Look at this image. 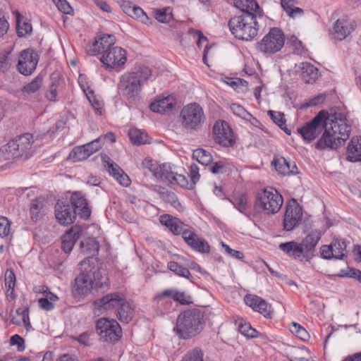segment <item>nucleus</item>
Wrapping results in <instances>:
<instances>
[{
    "instance_id": "1",
    "label": "nucleus",
    "mask_w": 361,
    "mask_h": 361,
    "mask_svg": "<svg viewBox=\"0 0 361 361\" xmlns=\"http://www.w3.org/2000/svg\"><path fill=\"white\" fill-rule=\"evenodd\" d=\"M323 130L324 133L317 141L316 148L336 149L349 137L351 126L343 114L336 111L329 114L322 111L310 123L297 130L304 140L310 142Z\"/></svg>"
},
{
    "instance_id": "2",
    "label": "nucleus",
    "mask_w": 361,
    "mask_h": 361,
    "mask_svg": "<svg viewBox=\"0 0 361 361\" xmlns=\"http://www.w3.org/2000/svg\"><path fill=\"white\" fill-rule=\"evenodd\" d=\"M79 274L74 280L73 292L76 295H87L92 289L108 286V278L96 259L85 258L78 264Z\"/></svg>"
},
{
    "instance_id": "3",
    "label": "nucleus",
    "mask_w": 361,
    "mask_h": 361,
    "mask_svg": "<svg viewBox=\"0 0 361 361\" xmlns=\"http://www.w3.org/2000/svg\"><path fill=\"white\" fill-rule=\"evenodd\" d=\"M152 75V70L145 66L135 68L121 75L118 91L129 102H135L140 97L145 83Z\"/></svg>"
},
{
    "instance_id": "4",
    "label": "nucleus",
    "mask_w": 361,
    "mask_h": 361,
    "mask_svg": "<svg viewBox=\"0 0 361 361\" xmlns=\"http://www.w3.org/2000/svg\"><path fill=\"white\" fill-rule=\"evenodd\" d=\"M228 26L235 38L243 41L251 40L257 36L258 32L257 15L247 12L240 13L230 19Z\"/></svg>"
},
{
    "instance_id": "5",
    "label": "nucleus",
    "mask_w": 361,
    "mask_h": 361,
    "mask_svg": "<svg viewBox=\"0 0 361 361\" xmlns=\"http://www.w3.org/2000/svg\"><path fill=\"white\" fill-rule=\"evenodd\" d=\"M204 325V317L200 310H189L180 314L175 328L177 334L187 339L200 334Z\"/></svg>"
},
{
    "instance_id": "6",
    "label": "nucleus",
    "mask_w": 361,
    "mask_h": 361,
    "mask_svg": "<svg viewBox=\"0 0 361 361\" xmlns=\"http://www.w3.org/2000/svg\"><path fill=\"white\" fill-rule=\"evenodd\" d=\"M283 203V197L278 191L273 188H268L257 193L255 209L258 212L271 215L279 212Z\"/></svg>"
},
{
    "instance_id": "7",
    "label": "nucleus",
    "mask_w": 361,
    "mask_h": 361,
    "mask_svg": "<svg viewBox=\"0 0 361 361\" xmlns=\"http://www.w3.org/2000/svg\"><path fill=\"white\" fill-rule=\"evenodd\" d=\"M180 118L182 126L190 131L200 130L206 120L202 108L197 103L184 106L180 111Z\"/></svg>"
},
{
    "instance_id": "8",
    "label": "nucleus",
    "mask_w": 361,
    "mask_h": 361,
    "mask_svg": "<svg viewBox=\"0 0 361 361\" xmlns=\"http://www.w3.org/2000/svg\"><path fill=\"white\" fill-rule=\"evenodd\" d=\"M285 43L283 32L278 27H272L256 45V49L263 54H272L279 51Z\"/></svg>"
},
{
    "instance_id": "9",
    "label": "nucleus",
    "mask_w": 361,
    "mask_h": 361,
    "mask_svg": "<svg viewBox=\"0 0 361 361\" xmlns=\"http://www.w3.org/2000/svg\"><path fill=\"white\" fill-rule=\"evenodd\" d=\"M96 327L98 334L104 341L114 343L121 337V328L116 320L99 319Z\"/></svg>"
},
{
    "instance_id": "10",
    "label": "nucleus",
    "mask_w": 361,
    "mask_h": 361,
    "mask_svg": "<svg viewBox=\"0 0 361 361\" xmlns=\"http://www.w3.org/2000/svg\"><path fill=\"white\" fill-rule=\"evenodd\" d=\"M104 53L100 57V61L107 68H116L123 66L127 61L126 51L123 48L114 46Z\"/></svg>"
},
{
    "instance_id": "11",
    "label": "nucleus",
    "mask_w": 361,
    "mask_h": 361,
    "mask_svg": "<svg viewBox=\"0 0 361 361\" xmlns=\"http://www.w3.org/2000/svg\"><path fill=\"white\" fill-rule=\"evenodd\" d=\"M38 61V54L32 49H24L19 55L18 70L25 75H30L36 69Z\"/></svg>"
},
{
    "instance_id": "12",
    "label": "nucleus",
    "mask_w": 361,
    "mask_h": 361,
    "mask_svg": "<svg viewBox=\"0 0 361 361\" xmlns=\"http://www.w3.org/2000/svg\"><path fill=\"white\" fill-rule=\"evenodd\" d=\"M213 137L216 143L224 147L232 146L235 142L231 128L223 121H217L214 124Z\"/></svg>"
},
{
    "instance_id": "13",
    "label": "nucleus",
    "mask_w": 361,
    "mask_h": 361,
    "mask_svg": "<svg viewBox=\"0 0 361 361\" xmlns=\"http://www.w3.org/2000/svg\"><path fill=\"white\" fill-rule=\"evenodd\" d=\"M116 42V37L113 35L103 34L96 38L92 44L87 47V52L92 56L99 54H104L108 50L114 47Z\"/></svg>"
},
{
    "instance_id": "14",
    "label": "nucleus",
    "mask_w": 361,
    "mask_h": 361,
    "mask_svg": "<svg viewBox=\"0 0 361 361\" xmlns=\"http://www.w3.org/2000/svg\"><path fill=\"white\" fill-rule=\"evenodd\" d=\"M100 148L99 138H97L85 145L74 147L71 152L69 157L73 161H83L93 153L97 152Z\"/></svg>"
},
{
    "instance_id": "15",
    "label": "nucleus",
    "mask_w": 361,
    "mask_h": 361,
    "mask_svg": "<svg viewBox=\"0 0 361 361\" xmlns=\"http://www.w3.org/2000/svg\"><path fill=\"white\" fill-rule=\"evenodd\" d=\"M302 216L301 208L293 200V204L289 203L286 207L283 219L284 229L288 231H292L301 221Z\"/></svg>"
},
{
    "instance_id": "16",
    "label": "nucleus",
    "mask_w": 361,
    "mask_h": 361,
    "mask_svg": "<svg viewBox=\"0 0 361 361\" xmlns=\"http://www.w3.org/2000/svg\"><path fill=\"white\" fill-rule=\"evenodd\" d=\"M348 16H343L338 19L333 27L332 36L336 40H343L345 39L356 27L355 22L353 21L348 23Z\"/></svg>"
},
{
    "instance_id": "17",
    "label": "nucleus",
    "mask_w": 361,
    "mask_h": 361,
    "mask_svg": "<svg viewBox=\"0 0 361 361\" xmlns=\"http://www.w3.org/2000/svg\"><path fill=\"white\" fill-rule=\"evenodd\" d=\"M77 214L72 209L71 205L63 201L59 200L55 205V216L62 225L72 224Z\"/></svg>"
},
{
    "instance_id": "18",
    "label": "nucleus",
    "mask_w": 361,
    "mask_h": 361,
    "mask_svg": "<svg viewBox=\"0 0 361 361\" xmlns=\"http://www.w3.org/2000/svg\"><path fill=\"white\" fill-rule=\"evenodd\" d=\"M121 302H122V296L118 293H113L95 300L94 305L98 311L103 312L117 309Z\"/></svg>"
},
{
    "instance_id": "19",
    "label": "nucleus",
    "mask_w": 361,
    "mask_h": 361,
    "mask_svg": "<svg viewBox=\"0 0 361 361\" xmlns=\"http://www.w3.org/2000/svg\"><path fill=\"white\" fill-rule=\"evenodd\" d=\"M72 209L81 218L87 219L91 214L86 199L80 192H74L71 196Z\"/></svg>"
},
{
    "instance_id": "20",
    "label": "nucleus",
    "mask_w": 361,
    "mask_h": 361,
    "mask_svg": "<svg viewBox=\"0 0 361 361\" xmlns=\"http://www.w3.org/2000/svg\"><path fill=\"white\" fill-rule=\"evenodd\" d=\"M244 301L254 311L261 313L266 317H271V306L262 298L255 295H247L244 298Z\"/></svg>"
},
{
    "instance_id": "21",
    "label": "nucleus",
    "mask_w": 361,
    "mask_h": 361,
    "mask_svg": "<svg viewBox=\"0 0 361 361\" xmlns=\"http://www.w3.org/2000/svg\"><path fill=\"white\" fill-rule=\"evenodd\" d=\"M183 240L185 243L194 250L201 253H208L210 250V247L207 242L200 238L193 231H187L183 233Z\"/></svg>"
},
{
    "instance_id": "22",
    "label": "nucleus",
    "mask_w": 361,
    "mask_h": 361,
    "mask_svg": "<svg viewBox=\"0 0 361 361\" xmlns=\"http://www.w3.org/2000/svg\"><path fill=\"white\" fill-rule=\"evenodd\" d=\"M161 224L166 226L173 234H182L187 231H191L192 228H188V226L183 223L178 218H175L169 214L162 215L160 217Z\"/></svg>"
},
{
    "instance_id": "23",
    "label": "nucleus",
    "mask_w": 361,
    "mask_h": 361,
    "mask_svg": "<svg viewBox=\"0 0 361 361\" xmlns=\"http://www.w3.org/2000/svg\"><path fill=\"white\" fill-rule=\"evenodd\" d=\"M16 145H17V151L18 156H25V158L30 157L32 153L33 137L30 133L23 134L19 137L14 138Z\"/></svg>"
},
{
    "instance_id": "24",
    "label": "nucleus",
    "mask_w": 361,
    "mask_h": 361,
    "mask_svg": "<svg viewBox=\"0 0 361 361\" xmlns=\"http://www.w3.org/2000/svg\"><path fill=\"white\" fill-rule=\"evenodd\" d=\"M279 249L287 254L289 257L296 259L307 261V256L301 246L300 243L295 241H290L281 243L279 246Z\"/></svg>"
},
{
    "instance_id": "25",
    "label": "nucleus",
    "mask_w": 361,
    "mask_h": 361,
    "mask_svg": "<svg viewBox=\"0 0 361 361\" xmlns=\"http://www.w3.org/2000/svg\"><path fill=\"white\" fill-rule=\"evenodd\" d=\"M322 236V232L319 230L312 231L300 243L302 249L307 256V261H309L312 256L315 247L319 241Z\"/></svg>"
},
{
    "instance_id": "26",
    "label": "nucleus",
    "mask_w": 361,
    "mask_h": 361,
    "mask_svg": "<svg viewBox=\"0 0 361 361\" xmlns=\"http://www.w3.org/2000/svg\"><path fill=\"white\" fill-rule=\"evenodd\" d=\"M82 233L80 226H73L62 237V249L66 253L70 252Z\"/></svg>"
},
{
    "instance_id": "27",
    "label": "nucleus",
    "mask_w": 361,
    "mask_h": 361,
    "mask_svg": "<svg viewBox=\"0 0 361 361\" xmlns=\"http://www.w3.org/2000/svg\"><path fill=\"white\" fill-rule=\"evenodd\" d=\"M164 297H170L181 305H189L192 303L191 296L186 295L184 292H178L173 289L165 290L157 294L154 300H159Z\"/></svg>"
},
{
    "instance_id": "28",
    "label": "nucleus",
    "mask_w": 361,
    "mask_h": 361,
    "mask_svg": "<svg viewBox=\"0 0 361 361\" xmlns=\"http://www.w3.org/2000/svg\"><path fill=\"white\" fill-rule=\"evenodd\" d=\"M347 159L350 161H361V137H353L348 143Z\"/></svg>"
},
{
    "instance_id": "29",
    "label": "nucleus",
    "mask_w": 361,
    "mask_h": 361,
    "mask_svg": "<svg viewBox=\"0 0 361 361\" xmlns=\"http://www.w3.org/2000/svg\"><path fill=\"white\" fill-rule=\"evenodd\" d=\"M272 164L274 166L278 173L283 176L294 174L297 171V166L295 163L290 164L283 157L274 158Z\"/></svg>"
},
{
    "instance_id": "30",
    "label": "nucleus",
    "mask_w": 361,
    "mask_h": 361,
    "mask_svg": "<svg viewBox=\"0 0 361 361\" xmlns=\"http://www.w3.org/2000/svg\"><path fill=\"white\" fill-rule=\"evenodd\" d=\"M175 105V100L173 97L168 96L160 99L150 104V109L156 113L164 114L171 110Z\"/></svg>"
},
{
    "instance_id": "31",
    "label": "nucleus",
    "mask_w": 361,
    "mask_h": 361,
    "mask_svg": "<svg viewBox=\"0 0 361 361\" xmlns=\"http://www.w3.org/2000/svg\"><path fill=\"white\" fill-rule=\"evenodd\" d=\"M133 310L130 304L122 296V302L117 307V317L119 320L125 324L129 323L133 319Z\"/></svg>"
},
{
    "instance_id": "32",
    "label": "nucleus",
    "mask_w": 361,
    "mask_h": 361,
    "mask_svg": "<svg viewBox=\"0 0 361 361\" xmlns=\"http://www.w3.org/2000/svg\"><path fill=\"white\" fill-rule=\"evenodd\" d=\"M108 171L121 185L127 187L130 185L128 176L116 163L108 161Z\"/></svg>"
},
{
    "instance_id": "33",
    "label": "nucleus",
    "mask_w": 361,
    "mask_h": 361,
    "mask_svg": "<svg viewBox=\"0 0 361 361\" xmlns=\"http://www.w3.org/2000/svg\"><path fill=\"white\" fill-rule=\"evenodd\" d=\"M235 6L240 10L241 13H255L260 11V8L255 0H235Z\"/></svg>"
},
{
    "instance_id": "34",
    "label": "nucleus",
    "mask_w": 361,
    "mask_h": 361,
    "mask_svg": "<svg viewBox=\"0 0 361 361\" xmlns=\"http://www.w3.org/2000/svg\"><path fill=\"white\" fill-rule=\"evenodd\" d=\"M318 70L309 63H302L301 76L306 83H312L318 78Z\"/></svg>"
},
{
    "instance_id": "35",
    "label": "nucleus",
    "mask_w": 361,
    "mask_h": 361,
    "mask_svg": "<svg viewBox=\"0 0 361 361\" xmlns=\"http://www.w3.org/2000/svg\"><path fill=\"white\" fill-rule=\"evenodd\" d=\"M0 154L5 160L13 159L19 157L17 151V145L15 140L13 139L0 149Z\"/></svg>"
},
{
    "instance_id": "36",
    "label": "nucleus",
    "mask_w": 361,
    "mask_h": 361,
    "mask_svg": "<svg viewBox=\"0 0 361 361\" xmlns=\"http://www.w3.org/2000/svg\"><path fill=\"white\" fill-rule=\"evenodd\" d=\"M268 115L271 117V120L276 123L281 129H282L286 134L290 135V130L288 129L286 126V120L284 118V114L279 111H274L269 110L267 111Z\"/></svg>"
},
{
    "instance_id": "37",
    "label": "nucleus",
    "mask_w": 361,
    "mask_h": 361,
    "mask_svg": "<svg viewBox=\"0 0 361 361\" xmlns=\"http://www.w3.org/2000/svg\"><path fill=\"white\" fill-rule=\"evenodd\" d=\"M334 259H342L345 257L346 243L343 240L334 239L331 244Z\"/></svg>"
},
{
    "instance_id": "38",
    "label": "nucleus",
    "mask_w": 361,
    "mask_h": 361,
    "mask_svg": "<svg viewBox=\"0 0 361 361\" xmlns=\"http://www.w3.org/2000/svg\"><path fill=\"white\" fill-rule=\"evenodd\" d=\"M128 136L134 145H140L147 142V135L137 128L129 130Z\"/></svg>"
},
{
    "instance_id": "39",
    "label": "nucleus",
    "mask_w": 361,
    "mask_h": 361,
    "mask_svg": "<svg viewBox=\"0 0 361 361\" xmlns=\"http://www.w3.org/2000/svg\"><path fill=\"white\" fill-rule=\"evenodd\" d=\"M193 158L202 164V165L207 166L212 161V154L204 149H197L193 152Z\"/></svg>"
},
{
    "instance_id": "40",
    "label": "nucleus",
    "mask_w": 361,
    "mask_h": 361,
    "mask_svg": "<svg viewBox=\"0 0 361 361\" xmlns=\"http://www.w3.org/2000/svg\"><path fill=\"white\" fill-rule=\"evenodd\" d=\"M231 202L239 212L243 214L246 213L248 207V202L247 196L245 195L240 194L234 195Z\"/></svg>"
},
{
    "instance_id": "41",
    "label": "nucleus",
    "mask_w": 361,
    "mask_h": 361,
    "mask_svg": "<svg viewBox=\"0 0 361 361\" xmlns=\"http://www.w3.org/2000/svg\"><path fill=\"white\" fill-rule=\"evenodd\" d=\"M16 17V28L17 33L19 37H25L27 35H30L32 32V25L28 23H23L21 24V19L23 16L17 11Z\"/></svg>"
},
{
    "instance_id": "42",
    "label": "nucleus",
    "mask_w": 361,
    "mask_h": 361,
    "mask_svg": "<svg viewBox=\"0 0 361 361\" xmlns=\"http://www.w3.org/2000/svg\"><path fill=\"white\" fill-rule=\"evenodd\" d=\"M176 173L172 171L171 167L168 164H163L159 167L158 169V177L157 178H160L163 180H168L172 183V179L175 176Z\"/></svg>"
},
{
    "instance_id": "43",
    "label": "nucleus",
    "mask_w": 361,
    "mask_h": 361,
    "mask_svg": "<svg viewBox=\"0 0 361 361\" xmlns=\"http://www.w3.org/2000/svg\"><path fill=\"white\" fill-rule=\"evenodd\" d=\"M167 267L170 271L174 272L176 274L186 279H190V277L191 276V274L187 268L182 267L176 262H169L168 263Z\"/></svg>"
},
{
    "instance_id": "44",
    "label": "nucleus",
    "mask_w": 361,
    "mask_h": 361,
    "mask_svg": "<svg viewBox=\"0 0 361 361\" xmlns=\"http://www.w3.org/2000/svg\"><path fill=\"white\" fill-rule=\"evenodd\" d=\"M238 331L247 337L254 338L256 336L257 331L253 329L250 324L246 323L243 319L237 321Z\"/></svg>"
},
{
    "instance_id": "45",
    "label": "nucleus",
    "mask_w": 361,
    "mask_h": 361,
    "mask_svg": "<svg viewBox=\"0 0 361 361\" xmlns=\"http://www.w3.org/2000/svg\"><path fill=\"white\" fill-rule=\"evenodd\" d=\"M80 85L82 88L83 92L85 93L88 100L92 104V107L94 109L96 114L98 115H101L102 107L99 101L94 98L93 91L90 90L89 87L86 89L85 87L82 84H80Z\"/></svg>"
},
{
    "instance_id": "46",
    "label": "nucleus",
    "mask_w": 361,
    "mask_h": 361,
    "mask_svg": "<svg viewBox=\"0 0 361 361\" xmlns=\"http://www.w3.org/2000/svg\"><path fill=\"white\" fill-rule=\"evenodd\" d=\"M154 18L160 23H167L172 19V14L170 8L157 9L154 11Z\"/></svg>"
},
{
    "instance_id": "47",
    "label": "nucleus",
    "mask_w": 361,
    "mask_h": 361,
    "mask_svg": "<svg viewBox=\"0 0 361 361\" xmlns=\"http://www.w3.org/2000/svg\"><path fill=\"white\" fill-rule=\"evenodd\" d=\"M290 330L293 334L302 341H307L310 338L307 330L298 323L293 322Z\"/></svg>"
},
{
    "instance_id": "48",
    "label": "nucleus",
    "mask_w": 361,
    "mask_h": 361,
    "mask_svg": "<svg viewBox=\"0 0 361 361\" xmlns=\"http://www.w3.org/2000/svg\"><path fill=\"white\" fill-rule=\"evenodd\" d=\"M16 315L21 317L23 322V325L25 326L27 330H30L32 328L29 318V308L26 306L19 307L16 311Z\"/></svg>"
},
{
    "instance_id": "49",
    "label": "nucleus",
    "mask_w": 361,
    "mask_h": 361,
    "mask_svg": "<svg viewBox=\"0 0 361 361\" xmlns=\"http://www.w3.org/2000/svg\"><path fill=\"white\" fill-rule=\"evenodd\" d=\"M182 361H203V352L199 348H194L187 353Z\"/></svg>"
},
{
    "instance_id": "50",
    "label": "nucleus",
    "mask_w": 361,
    "mask_h": 361,
    "mask_svg": "<svg viewBox=\"0 0 361 361\" xmlns=\"http://www.w3.org/2000/svg\"><path fill=\"white\" fill-rule=\"evenodd\" d=\"M132 12L133 13L130 17L133 18L145 24L149 21V18L140 7L135 5Z\"/></svg>"
},
{
    "instance_id": "51",
    "label": "nucleus",
    "mask_w": 361,
    "mask_h": 361,
    "mask_svg": "<svg viewBox=\"0 0 361 361\" xmlns=\"http://www.w3.org/2000/svg\"><path fill=\"white\" fill-rule=\"evenodd\" d=\"M42 78L41 77L35 78L32 82L24 86L23 91L27 93H34L41 87Z\"/></svg>"
},
{
    "instance_id": "52",
    "label": "nucleus",
    "mask_w": 361,
    "mask_h": 361,
    "mask_svg": "<svg viewBox=\"0 0 361 361\" xmlns=\"http://www.w3.org/2000/svg\"><path fill=\"white\" fill-rule=\"evenodd\" d=\"M142 165L143 168L148 169V171L151 172L154 177H158L159 167L152 159L145 158L142 161Z\"/></svg>"
},
{
    "instance_id": "53",
    "label": "nucleus",
    "mask_w": 361,
    "mask_h": 361,
    "mask_svg": "<svg viewBox=\"0 0 361 361\" xmlns=\"http://www.w3.org/2000/svg\"><path fill=\"white\" fill-rule=\"evenodd\" d=\"M11 224L9 220L4 216L0 217V236L5 237L9 234Z\"/></svg>"
},
{
    "instance_id": "54",
    "label": "nucleus",
    "mask_w": 361,
    "mask_h": 361,
    "mask_svg": "<svg viewBox=\"0 0 361 361\" xmlns=\"http://www.w3.org/2000/svg\"><path fill=\"white\" fill-rule=\"evenodd\" d=\"M59 10L63 13L71 14L73 8L66 0H53Z\"/></svg>"
},
{
    "instance_id": "55",
    "label": "nucleus",
    "mask_w": 361,
    "mask_h": 361,
    "mask_svg": "<svg viewBox=\"0 0 361 361\" xmlns=\"http://www.w3.org/2000/svg\"><path fill=\"white\" fill-rule=\"evenodd\" d=\"M5 286L9 289L15 288L16 285V275L14 272L11 269H7L5 273Z\"/></svg>"
},
{
    "instance_id": "56",
    "label": "nucleus",
    "mask_w": 361,
    "mask_h": 361,
    "mask_svg": "<svg viewBox=\"0 0 361 361\" xmlns=\"http://www.w3.org/2000/svg\"><path fill=\"white\" fill-rule=\"evenodd\" d=\"M173 181L176 183L178 185H180L182 188H192V183L190 185V183L185 176L178 174L177 173H176L175 176H173L172 179V182Z\"/></svg>"
},
{
    "instance_id": "57",
    "label": "nucleus",
    "mask_w": 361,
    "mask_h": 361,
    "mask_svg": "<svg viewBox=\"0 0 361 361\" xmlns=\"http://www.w3.org/2000/svg\"><path fill=\"white\" fill-rule=\"evenodd\" d=\"M340 276L342 277H349L352 279H355L357 280L360 283H361V271L358 269H350L348 271H341V273L339 274Z\"/></svg>"
},
{
    "instance_id": "58",
    "label": "nucleus",
    "mask_w": 361,
    "mask_h": 361,
    "mask_svg": "<svg viewBox=\"0 0 361 361\" xmlns=\"http://www.w3.org/2000/svg\"><path fill=\"white\" fill-rule=\"evenodd\" d=\"M221 245L230 256L238 259H243L244 258V254L242 252L231 248L228 245L223 242L221 243Z\"/></svg>"
},
{
    "instance_id": "59",
    "label": "nucleus",
    "mask_w": 361,
    "mask_h": 361,
    "mask_svg": "<svg viewBox=\"0 0 361 361\" xmlns=\"http://www.w3.org/2000/svg\"><path fill=\"white\" fill-rule=\"evenodd\" d=\"M199 167L195 164H193L190 166V176L191 179V183L192 185H195L196 183L199 180Z\"/></svg>"
},
{
    "instance_id": "60",
    "label": "nucleus",
    "mask_w": 361,
    "mask_h": 361,
    "mask_svg": "<svg viewBox=\"0 0 361 361\" xmlns=\"http://www.w3.org/2000/svg\"><path fill=\"white\" fill-rule=\"evenodd\" d=\"M42 207L41 202L37 200H34L30 206V213L32 219L37 221L38 219V212Z\"/></svg>"
},
{
    "instance_id": "61",
    "label": "nucleus",
    "mask_w": 361,
    "mask_h": 361,
    "mask_svg": "<svg viewBox=\"0 0 361 361\" xmlns=\"http://www.w3.org/2000/svg\"><path fill=\"white\" fill-rule=\"evenodd\" d=\"M321 255L323 258L331 259L334 258L331 245H322L320 248Z\"/></svg>"
},
{
    "instance_id": "62",
    "label": "nucleus",
    "mask_w": 361,
    "mask_h": 361,
    "mask_svg": "<svg viewBox=\"0 0 361 361\" xmlns=\"http://www.w3.org/2000/svg\"><path fill=\"white\" fill-rule=\"evenodd\" d=\"M119 6L122 8V10L129 16H131V13H133V8L135 6L134 4H133L130 1H126L124 0H120L118 1Z\"/></svg>"
},
{
    "instance_id": "63",
    "label": "nucleus",
    "mask_w": 361,
    "mask_h": 361,
    "mask_svg": "<svg viewBox=\"0 0 361 361\" xmlns=\"http://www.w3.org/2000/svg\"><path fill=\"white\" fill-rule=\"evenodd\" d=\"M326 99V94L321 93L318 95L314 97L313 98L310 99L307 102L308 106H317L319 104H322L324 102Z\"/></svg>"
},
{
    "instance_id": "64",
    "label": "nucleus",
    "mask_w": 361,
    "mask_h": 361,
    "mask_svg": "<svg viewBox=\"0 0 361 361\" xmlns=\"http://www.w3.org/2000/svg\"><path fill=\"white\" fill-rule=\"evenodd\" d=\"M12 345H17L20 351L24 349V339L18 334L13 336L10 340Z\"/></svg>"
}]
</instances>
